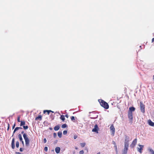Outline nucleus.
I'll list each match as a JSON object with an SVG mask.
<instances>
[{
    "label": "nucleus",
    "instance_id": "1",
    "mask_svg": "<svg viewBox=\"0 0 154 154\" xmlns=\"http://www.w3.org/2000/svg\"><path fill=\"white\" fill-rule=\"evenodd\" d=\"M128 139L129 137L126 136L124 148L122 154H127V153L129 146L128 140Z\"/></svg>",
    "mask_w": 154,
    "mask_h": 154
},
{
    "label": "nucleus",
    "instance_id": "2",
    "mask_svg": "<svg viewBox=\"0 0 154 154\" xmlns=\"http://www.w3.org/2000/svg\"><path fill=\"white\" fill-rule=\"evenodd\" d=\"M101 106L106 109H108L109 108V106L107 103L104 100L100 99L98 100Z\"/></svg>",
    "mask_w": 154,
    "mask_h": 154
},
{
    "label": "nucleus",
    "instance_id": "3",
    "mask_svg": "<svg viewBox=\"0 0 154 154\" xmlns=\"http://www.w3.org/2000/svg\"><path fill=\"white\" fill-rule=\"evenodd\" d=\"M23 136L25 140L26 146H29V140L27 136V135L26 134L24 133L23 135Z\"/></svg>",
    "mask_w": 154,
    "mask_h": 154
},
{
    "label": "nucleus",
    "instance_id": "4",
    "mask_svg": "<svg viewBox=\"0 0 154 154\" xmlns=\"http://www.w3.org/2000/svg\"><path fill=\"white\" fill-rule=\"evenodd\" d=\"M140 107L141 112L144 113L145 112V105L142 102H140Z\"/></svg>",
    "mask_w": 154,
    "mask_h": 154
},
{
    "label": "nucleus",
    "instance_id": "5",
    "mask_svg": "<svg viewBox=\"0 0 154 154\" xmlns=\"http://www.w3.org/2000/svg\"><path fill=\"white\" fill-rule=\"evenodd\" d=\"M128 116L130 122L132 123L133 119V113L131 112H128Z\"/></svg>",
    "mask_w": 154,
    "mask_h": 154
},
{
    "label": "nucleus",
    "instance_id": "6",
    "mask_svg": "<svg viewBox=\"0 0 154 154\" xmlns=\"http://www.w3.org/2000/svg\"><path fill=\"white\" fill-rule=\"evenodd\" d=\"M138 146L140 147H137V150L140 153H141L142 152V150H143V148L144 147V146L140 144H139Z\"/></svg>",
    "mask_w": 154,
    "mask_h": 154
},
{
    "label": "nucleus",
    "instance_id": "7",
    "mask_svg": "<svg viewBox=\"0 0 154 154\" xmlns=\"http://www.w3.org/2000/svg\"><path fill=\"white\" fill-rule=\"evenodd\" d=\"M137 143V139L136 138L134 139V140L132 141L131 144L130 146L132 148H134Z\"/></svg>",
    "mask_w": 154,
    "mask_h": 154
},
{
    "label": "nucleus",
    "instance_id": "8",
    "mask_svg": "<svg viewBox=\"0 0 154 154\" xmlns=\"http://www.w3.org/2000/svg\"><path fill=\"white\" fill-rule=\"evenodd\" d=\"M98 127L97 125H95L94 127V128L92 130V131L95 132L97 133H98Z\"/></svg>",
    "mask_w": 154,
    "mask_h": 154
},
{
    "label": "nucleus",
    "instance_id": "9",
    "mask_svg": "<svg viewBox=\"0 0 154 154\" xmlns=\"http://www.w3.org/2000/svg\"><path fill=\"white\" fill-rule=\"evenodd\" d=\"M110 128V130L112 131V134L114 135L115 132V128L113 126V125H111Z\"/></svg>",
    "mask_w": 154,
    "mask_h": 154
},
{
    "label": "nucleus",
    "instance_id": "10",
    "mask_svg": "<svg viewBox=\"0 0 154 154\" xmlns=\"http://www.w3.org/2000/svg\"><path fill=\"white\" fill-rule=\"evenodd\" d=\"M14 138H13L11 142V147L12 149H14L15 147V143H14Z\"/></svg>",
    "mask_w": 154,
    "mask_h": 154
},
{
    "label": "nucleus",
    "instance_id": "11",
    "mask_svg": "<svg viewBox=\"0 0 154 154\" xmlns=\"http://www.w3.org/2000/svg\"><path fill=\"white\" fill-rule=\"evenodd\" d=\"M135 108L133 106L130 107L129 108L128 112H131V113H132L133 112H134L135 111Z\"/></svg>",
    "mask_w": 154,
    "mask_h": 154
},
{
    "label": "nucleus",
    "instance_id": "12",
    "mask_svg": "<svg viewBox=\"0 0 154 154\" xmlns=\"http://www.w3.org/2000/svg\"><path fill=\"white\" fill-rule=\"evenodd\" d=\"M148 123L151 126H154V123L152 122L150 120H148Z\"/></svg>",
    "mask_w": 154,
    "mask_h": 154
},
{
    "label": "nucleus",
    "instance_id": "13",
    "mask_svg": "<svg viewBox=\"0 0 154 154\" xmlns=\"http://www.w3.org/2000/svg\"><path fill=\"white\" fill-rule=\"evenodd\" d=\"M60 148L59 147H57L55 149V151L57 153H59L60 151Z\"/></svg>",
    "mask_w": 154,
    "mask_h": 154
},
{
    "label": "nucleus",
    "instance_id": "14",
    "mask_svg": "<svg viewBox=\"0 0 154 154\" xmlns=\"http://www.w3.org/2000/svg\"><path fill=\"white\" fill-rule=\"evenodd\" d=\"M42 119V116L41 115H39L38 117H36L35 118V120H41Z\"/></svg>",
    "mask_w": 154,
    "mask_h": 154
},
{
    "label": "nucleus",
    "instance_id": "15",
    "mask_svg": "<svg viewBox=\"0 0 154 154\" xmlns=\"http://www.w3.org/2000/svg\"><path fill=\"white\" fill-rule=\"evenodd\" d=\"M60 127L59 125L56 126L54 128V130L55 131H58L60 128Z\"/></svg>",
    "mask_w": 154,
    "mask_h": 154
},
{
    "label": "nucleus",
    "instance_id": "16",
    "mask_svg": "<svg viewBox=\"0 0 154 154\" xmlns=\"http://www.w3.org/2000/svg\"><path fill=\"white\" fill-rule=\"evenodd\" d=\"M51 112V110H45L43 111L44 113H45L46 112H47V114L48 115L49 114V113Z\"/></svg>",
    "mask_w": 154,
    "mask_h": 154
},
{
    "label": "nucleus",
    "instance_id": "17",
    "mask_svg": "<svg viewBox=\"0 0 154 154\" xmlns=\"http://www.w3.org/2000/svg\"><path fill=\"white\" fill-rule=\"evenodd\" d=\"M60 119L63 121H64L65 120V116L63 115H61Z\"/></svg>",
    "mask_w": 154,
    "mask_h": 154
},
{
    "label": "nucleus",
    "instance_id": "18",
    "mask_svg": "<svg viewBox=\"0 0 154 154\" xmlns=\"http://www.w3.org/2000/svg\"><path fill=\"white\" fill-rule=\"evenodd\" d=\"M25 124V122L24 121H20V126H21L23 125L24 126Z\"/></svg>",
    "mask_w": 154,
    "mask_h": 154
},
{
    "label": "nucleus",
    "instance_id": "19",
    "mask_svg": "<svg viewBox=\"0 0 154 154\" xmlns=\"http://www.w3.org/2000/svg\"><path fill=\"white\" fill-rule=\"evenodd\" d=\"M58 136L59 138H61L62 137V133L61 132H59L57 133Z\"/></svg>",
    "mask_w": 154,
    "mask_h": 154
},
{
    "label": "nucleus",
    "instance_id": "20",
    "mask_svg": "<svg viewBox=\"0 0 154 154\" xmlns=\"http://www.w3.org/2000/svg\"><path fill=\"white\" fill-rule=\"evenodd\" d=\"M148 150L151 153V154H154V151L151 148H149Z\"/></svg>",
    "mask_w": 154,
    "mask_h": 154
},
{
    "label": "nucleus",
    "instance_id": "21",
    "mask_svg": "<svg viewBox=\"0 0 154 154\" xmlns=\"http://www.w3.org/2000/svg\"><path fill=\"white\" fill-rule=\"evenodd\" d=\"M18 137L19 138V139H20V141H22V140H23V139H22V136L21 135V134H19L18 135Z\"/></svg>",
    "mask_w": 154,
    "mask_h": 154
},
{
    "label": "nucleus",
    "instance_id": "22",
    "mask_svg": "<svg viewBox=\"0 0 154 154\" xmlns=\"http://www.w3.org/2000/svg\"><path fill=\"white\" fill-rule=\"evenodd\" d=\"M114 147L115 149V150L116 151V154H118V150L117 148V146H114Z\"/></svg>",
    "mask_w": 154,
    "mask_h": 154
},
{
    "label": "nucleus",
    "instance_id": "23",
    "mask_svg": "<svg viewBox=\"0 0 154 154\" xmlns=\"http://www.w3.org/2000/svg\"><path fill=\"white\" fill-rule=\"evenodd\" d=\"M67 126L66 125V124H64L62 125L61 128H66V127H67Z\"/></svg>",
    "mask_w": 154,
    "mask_h": 154
},
{
    "label": "nucleus",
    "instance_id": "24",
    "mask_svg": "<svg viewBox=\"0 0 154 154\" xmlns=\"http://www.w3.org/2000/svg\"><path fill=\"white\" fill-rule=\"evenodd\" d=\"M80 145H81V146H82V147H83L85 146V143H80Z\"/></svg>",
    "mask_w": 154,
    "mask_h": 154
},
{
    "label": "nucleus",
    "instance_id": "25",
    "mask_svg": "<svg viewBox=\"0 0 154 154\" xmlns=\"http://www.w3.org/2000/svg\"><path fill=\"white\" fill-rule=\"evenodd\" d=\"M16 146L17 148H18L19 146V143L18 141H17L16 142Z\"/></svg>",
    "mask_w": 154,
    "mask_h": 154
},
{
    "label": "nucleus",
    "instance_id": "26",
    "mask_svg": "<svg viewBox=\"0 0 154 154\" xmlns=\"http://www.w3.org/2000/svg\"><path fill=\"white\" fill-rule=\"evenodd\" d=\"M18 130H19V129H18V127H16L15 128V129L14 130V131L13 132V134L14 133L17 131Z\"/></svg>",
    "mask_w": 154,
    "mask_h": 154
},
{
    "label": "nucleus",
    "instance_id": "27",
    "mask_svg": "<svg viewBox=\"0 0 154 154\" xmlns=\"http://www.w3.org/2000/svg\"><path fill=\"white\" fill-rule=\"evenodd\" d=\"M28 128V126H23V128L25 130H26Z\"/></svg>",
    "mask_w": 154,
    "mask_h": 154
},
{
    "label": "nucleus",
    "instance_id": "28",
    "mask_svg": "<svg viewBox=\"0 0 154 154\" xmlns=\"http://www.w3.org/2000/svg\"><path fill=\"white\" fill-rule=\"evenodd\" d=\"M71 119L72 121H74L75 120V117L73 116H72L71 117Z\"/></svg>",
    "mask_w": 154,
    "mask_h": 154
},
{
    "label": "nucleus",
    "instance_id": "29",
    "mask_svg": "<svg viewBox=\"0 0 154 154\" xmlns=\"http://www.w3.org/2000/svg\"><path fill=\"white\" fill-rule=\"evenodd\" d=\"M20 116H19L17 117V121L18 122H20Z\"/></svg>",
    "mask_w": 154,
    "mask_h": 154
},
{
    "label": "nucleus",
    "instance_id": "30",
    "mask_svg": "<svg viewBox=\"0 0 154 154\" xmlns=\"http://www.w3.org/2000/svg\"><path fill=\"white\" fill-rule=\"evenodd\" d=\"M67 131L66 130L64 131L63 132V134L64 135H66L67 134Z\"/></svg>",
    "mask_w": 154,
    "mask_h": 154
},
{
    "label": "nucleus",
    "instance_id": "31",
    "mask_svg": "<svg viewBox=\"0 0 154 154\" xmlns=\"http://www.w3.org/2000/svg\"><path fill=\"white\" fill-rule=\"evenodd\" d=\"M79 154H83L84 153V152L83 150H82L79 152Z\"/></svg>",
    "mask_w": 154,
    "mask_h": 154
},
{
    "label": "nucleus",
    "instance_id": "32",
    "mask_svg": "<svg viewBox=\"0 0 154 154\" xmlns=\"http://www.w3.org/2000/svg\"><path fill=\"white\" fill-rule=\"evenodd\" d=\"M8 128H7V130L8 131L9 130V129L10 127V125L8 123Z\"/></svg>",
    "mask_w": 154,
    "mask_h": 154
},
{
    "label": "nucleus",
    "instance_id": "33",
    "mask_svg": "<svg viewBox=\"0 0 154 154\" xmlns=\"http://www.w3.org/2000/svg\"><path fill=\"white\" fill-rule=\"evenodd\" d=\"M44 150L45 151H47L48 150V147H45L44 148Z\"/></svg>",
    "mask_w": 154,
    "mask_h": 154
},
{
    "label": "nucleus",
    "instance_id": "34",
    "mask_svg": "<svg viewBox=\"0 0 154 154\" xmlns=\"http://www.w3.org/2000/svg\"><path fill=\"white\" fill-rule=\"evenodd\" d=\"M112 143L114 145V146H116L115 142L114 141H112Z\"/></svg>",
    "mask_w": 154,
    "mask_h": 154
},
{
    "label": "nucleus",
    "instance_id": "35",
    "mask_svg": "<svg viewBox=\"0 0 154 154\" xmlns=\"http://www.w3.org/2000/svg\"><path fill=\"white\" fill-rule=\"evenodd\" d=\"M44 142V143H45L47 142V140L45 138H44L43 140Z\"/></svg>",
    "mask_w": 154,
    "mask_h": 154
},
{
    "label": "nucleus",
    "instance_id": "36",
    "mask_svg": "<svg viewBox=\"0 0 154 154\" xmlns=\"http://www.w3.org/2000/svg\"><path fill=\"white\" fill-rule=\"evenodd\" d=\"M23 149L22 148H20V150L21 152H22L23 151Z\"/></svg>",
    "mask_w": 154,
    "mask_h": 154
},
{
    "label": "nucleus",
    "instance_id": "37",
    "mask_svg": "<svg viewBox=\"0 0 154 154\" xmlns=\"http://www.w3.org/2000/svg\"><path fill=\"white\" fill-rule=\"evenodd\" d=\"M53 135H54V137H55L56 136V133H54L53 134Z\"/></svg>",
    "mask_w": 154,
    "mask_h": 154
},
{
    "label": "nucleus",
    "instance_id": "38",
    "mask_svg": "<svg viewBox=\"0 0 154 154\" xmlns=\"http://www.w3.org/2000/svg\"><path fill=\"white\" fill-rule=\"evenodd\" d=\"M77 137V135H74V138L75 139H76Z\"/></svg>",
    "mask_w": 154,
    "mask_h": 154
},
{
    "label": "nucleus",
    "instance_id": "39",
    "mask_svg": "<svg viewBox=\"0 0 154 154\" xmlns=\"http://www.w3.org/2000/svg\"><path fill=\"white\" fill-rule=\"evenodd\" d=\"M15 126V123L12 126V129H14V128Z\"/></svg>",
    "mask_w": 154,
    "mask_h": 154
},
{
    "label": "nucleus",
    "instance_id": "40",
    "mask_svg": "<svg viewBox=\"0 0 154 154\" xmlns=\"http://www.w3.org/2000/svg\"><path fill=\"white\" fill-rule=\"evenodd\" d=\"M16 154H21L19 152H16Z\"/></svg>",
    "mask_w": 154,
    "mask_h": 154
},
{
    "label": "nucleus",
    "instance_id": "41",
    "mask_svg": "<svg viewBox=\"0 0 154 154\" xmlns=\"http://www.w3.org/2000/svg\"><path fill=\"white\" fill-rule=\"evenodd\" d=\"M65 116L67 118H68V117H69V116L68 115V114H66L65 115Z\"/></svg>",
    "mask_w": 154,
    "mask_h": 154
},
{
    "label": "nucleus",
    "instance_id": "42",
    "mask_svg": "<svg viewBox=\"0 0 154 154\" xmlns=\"http://www.w3.org/2000/svg\"><path fill=\"white\" fill-rule=\"evenodd\" d=\"M154 41V38H153L152 40V43Z\"/></svg>",
    "mask_w": 154,
    "mask_h": 154
},
{
    "label": "nucleus",
    "instance_id": "43",
    "mask_svg": "<svg viewBox=\"0 0 154 154\" xmlns=\"http://www.w3.org/2000/svg\"><path fill=\"white\" fill-rule=\"evenodd\" d=\"M18 128L19 130L20 129H22V128L20 127H18Z\"/></svg>",
    "mask_w": 154,
    "mask_h": 154
},
{
    "label": "nucleus",
    "instance_id": "44",
    "mask_svg": "<svg viewBox=\"0 0 154 154\" xmlns=\"http://www.w3.org/2000/svg\"><path fill=\"white\" fill-rule=\"evenodd\" d=\"M21 141L22 142V143L23 144L24 143V142L23 141V140H22V141Z\"/></svg>",
    "mask_w": 154,
    "mask_h": 154
},
{
    "label": "nucleus",
    "instance_id": "45",
    "mask_svg": "<svg viewBox=\"0 0 154 154\" xmlns=\"http://www.w3.org/2000/svg\"><path fill=\"white\" fill-rule=\"evenodd\" d=\"M75 148L76 149H78V147H75Z\"/></svg>",
    "mask_w": 154,
    "mask_h": 154
},
{
    "label": "nucleus",
    "instance_id": "46",
    "mask_svg": "<svg viewBox=\"0 0 154 154\" xmlns=\"http://www.w3.org/2000/svg\"><path fill=\"white\" fill-rule=\"evenodd\" d=\"M24 132L23 131H22L21 132V134H23V133H24Z\"/></svg>",
    "mask_w": 154,
    "mask_h": 154
},
{
    "label": "nucleus",
    "instance_id": "47",
    "mask_svg": "<svg viewBox=\"0 0 154 154\" xmlns=\"http://www.w3.org/2000/svg\"><path fill=\"white\" fill-rule=\"evenodd\" d=\"M96 154H100V152H99L97 153Z\"/></svg>",
    "mask_w": 154,
    "mask_h": 154
},
{
    "label": "nucleus",
    "instance_id": "48",
    "mask_svg": "<svg viewBox=\"0 0 154 154\" xmlns=\"http://www.w3.org/2000/svg\"><path fill=\"white\" fill-rule=\"evenodd\" d=\"M153 80H154V75L153 76Z\"/></svg>",
    "mask_w": 154,
    "mask_h": 154
},
{
    "label": "nucleus",
    "instance_id": "49",
    "mask_svg": "<svg viewBox=\"0 0 154 154\" xmlns=\"http://www.w3.org/2000/svg\"><path fill=\"white\" fill-rule=\"evenodd\" d=\"M51 112H52V113H54V112L53 111H51Z\"/></svg>",
    "mask_w": 154,
    "mask_h": 154
},
{
    "label": "nucleus",
    "instance_id": "50",
    "mask_svg": "<svg viewBox=\"0 0 154 154\" xmlns=\"http://www.w3.org/2000/svg\"><path fill=\"white\" fill-rule=\"evenodd\" d=\"M52 129V128H50V129L51 130Z\"/></svg>",
    "mask_w": 154,
    "mask_h": 154
}]
</instances>
